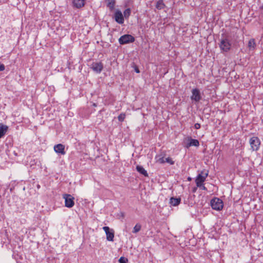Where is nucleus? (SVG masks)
<instances>
[{"label": "nucleus", "instance_id": "nucleus-12", "mask_svg": "<svg viewBox=\"0 0 263 263\" xmlns=\"http://www.w3.org/2000/svg\"><path fill=\"white\" fill-rule=\"evenodd\" d=\"M54 150L57 153L62 155L65 154V146L62 144H58L54 146Z\"/></svg>", "mask_w": 263, "mask_h": 263}, {"label": "nucleus", "instance_id": "nucleus-22", "mask_svg": "<svg viewBox=\"0 0 263 263\" xmlns=\"http://www.w3.org/2000/svg\"><path fill=\"white\" fill-rule=\"evenodd\" d=\"M130 13H131L130 9V8H127V9L125 10V11L123 12V16L125 18H128V17L129 16V15H130Z\"/></svg>", "mask_w": 263, "mask_h": 263}, {"label": "nucleus", "instance_id": "nucleus-1", "mask_svg": "<svg viewBox=\"0 0 263 263\" xmlns=\"http://www.w3.org/2000/svg\"><path fill=\"white\" fill-rule=\"evenodd\" d=\"M220 42L219 43V47L222 52H227L231 48L232 42L229 36L222 34L220 39Z\"/></svg>", "mask_w": 263, "mask_h": 263}, {"label": "nucleus", "instance_id": "nucleus-32", "mask_svg": "<svg viewBox=\"0 0 263 263\" xmlns=\"http://www.w3.org/2000/svg\"><path fill=\"white\" fill-rule=\"evenodd\" d=\"M188 180H191V178L190 177H189V178H188Z\"/></svg>", "mask_w": 263, "mask_h": 263}, {"label": "nucleus", "instance_id": "nucleus-20", "mask_svg": "<svg viewBox=\"0 0 263 263\" xmlns=\"http://www.w3.org/2000/svg\"><path fill=\"white\" fill-rule=\"evenodd\" d=\"M107 2V6L110 9H112L114 8L115 5V0H106Z\"/></svg>", "mask_w": 263, "mask_h": 263}, {"label": "nucleus", "instance_id": "nucleus-15", "mask_svg": "<svg viewBox=\"0 0 263 263\" xmlns=\"http://www.w3.org/2000/svg\"><path fill=\"white\" fill-rule=\"evenodd\" d=\"M136 170L140 174L143 175L145 177H148V175L147 171L143 168L142 166L141 165H137L136 166Z\"/></svg>", "mask_w": 263, "mask_h": 263}, {"label": "nucleus", "instance_id": "nucleus-23", "mask_svg": "<svg viewBox=\"0 0 263 263\" xmlns=\"http://www.w3.org/2000/svg\"><path fill=\"white\" fill-rule=\"evenodd\" d=\"M119 263H127L128 259L122 256L119 258Z\"/></svg>", "mask_w": 263, "mask_h": 263}, {"label": "nucleus", "instance_id": "nucleus-4", "mask_svg": "<svg viewBox=\"0 0 263 263\" xmlns=\"http://www.w3.org/2000/svg\"><path fill=\"white\" fill-rule=\"evenodd\" d=\"M135 37L130 34H124L119 39V42L121 45L133 43L135 41Z\"/></svg>", "mask_w": 263, "mask_h": 263}, {"label": "nucleus", "instance_id": "nucleus-28", "mask_svg": "<svg viewBox=\"0 0 263 263\" xmlns=\"http://www.w3.org/2000/svg\"><path fill=\"white\" fill-rule=\"evenodd\" d=\"M194 127L197 129H199L200 128V124L199 123H196L194 125Z\"/></svg>", "mask_w": 263, "mask_h": 263}, {"label": "nucleus", "instance_id": "nucleus-17", "mask_svg": "<svg viewBox=\"0 0 263 263\" xmlns=\"http://www.w3.org/2000/svg\"><path fill=\"white\" fill-rule=\"evenodd\" d=\"M199 145V142L198 140L190 139V142L187 144V147L191 146H198Z\"/></svg>", "mask_w": 263, "mask_h": 263}, {"label": "nucleus", "instance_id": "nucleus-5", "mask_svg": "<svg viewBox=\"0 0 263 263\" xmlns=\"http://www.w3.org/2000/svg\"><path fill=\"white\" fill-rule=\"evenodd\" d=\"M249 143L253 151H257L259 149L260 141L259 139L257 137H253L250 138Z\"/></svg>", "mask_w": 263, "mask_h": 263}, {"label": "nucleus", "instance_id": "nucleus-2", "mask_svg": "<svg viewBox=\"0 0 263 263\" xmlns=\"http://www.w3.org/2000/svg\"><path fill=\"white\" fill-rule=\"evenodd\" d=\"M211 205L213 209L220 211L223 208V204L221 199L218 198H215L211 200Z\"/></svg>", "mask_w": 263, "mask_h": 263}, {"label": "nucleus", "instance_id": "nucleus-27", "mask_svg": "<svg viewBox=\"0 0 263 263\" xmlns=\"http://www.w3.org/2000/svg\"><path fill=\"white\" fill-rule=\"evenodd\" d=\"M5 65L3 64H0V71H2L5 70Z\"/></svg>", "mask_w": 263, "mask_h": 263}, {"label": "nucleus", "instance_id": "nucleus-7", "mask_svg": "<svg viewBox=\"0 0 263 263\" xmlns=\"http://www.w3.org/2000/svg\"><path fill=\"white\" fill-rule=\"evenodd\" d=\"M12 252V257L16 260L17 263H19L20 259L23 257L21 248H13Z\"/></svg>", "mask_w": 263, "mask_h": 263}, {"label": "nucleus", "instance_id": "nucleus-9", "mask_svg": "<svg viewBox=\"0 0 263 263\" xmlns=\"http://www.w3.org/2000/svg\"><path fill=\"white\" fill-rule=\"evenodd\" d=\"M103 230L106 235V238L108 241H113L114 238V231L112 229H110L108 227H104Z\"/></svg>", "mask_w": 263, "mask_h": 263}, {"label": "nucleus", "instance_id": "nucleus-14", "mask_svg": "<svg viewBox=\"0 0 263 263\" xmlns=\"http://www.w3.org/2000/svg\"><path fill=\"white\" fill-rule=\"evenodd\" d=\"M8 129V127L7 125L0 123V138H2L6 134Z\"/></svg>", "mask_w": 263, "mask_h": 263}, {"label": "nucleus", "instance_id": "nucleus-10", "mask_svg": "<svg viewBox=\"0 0 263 263\" xmlns=\"http://www.w3.org/2000/svg\"><path fill=\"white\" fill-rule=\"evenodd\" d=\"M91 68L96 73H100L103 68V64L101 62H93Z\"/></svg>", "mask_w": 263, "mask_h": 263}, {"label": "nucleus", "instance_id": "nucleus-13", "mask_svg": "<svg viewBox=\"0 0 263 263\" xmlns=\"http://www.w3.org/2000/svg\"><path fill=\"white\" fill-rule=\"evenodd\" d=\"M85 0H72L73 7L78 9L84 6Z\"/></svg>", "mask_w": 263, "mask_h": 263}, {"label": "nucleus", "instance_id": "nucleus-3", "mask_svg": "<svg viewBox=\"0 0 263 263\" xmlns=\"http://www.w3.org/2000/svg\"><path fill=\"white\" fill-rule=\"evenodd\" d=\"M65 199V206L70 208L74 205V198L70 194H65L63 195Z\"/></svg>", "mask_w": 263, "mask_h": 263}, {"label": "nucleus", "instance_id": "nucleus-16", "mask_svg": "<svg viewBox=\"0 0 263 263\" xmlns=\"http://www.w3.org/2000/svg\"><path fill=\"white\" fill-rule=\"evenodd\" d=\"M180 201L181 199L180 198L171 197L170 203L173 206H177L180 203Z\"/></svg>", "mask_w": 263, "mask_h": 263}, {"label": "nucleus", "instance_id": "nucleus-6", "mask_svg": "<svg viewBox=\"0 0 263 263\" xmlns=\"http://www.w3.org/2000/svg\"><path fill=\"white\" fill-rule=\"evenodd\" d=\"M208 176V172L204 173L203 171L198 175L195 180L196 184L197 187H201L202 183L205 181Z\"/></svg>", "mask_w": 263, "mask_h": 263}, {"label": "nucleus", "instance_id": "nucleus-11", "mask_svg": "<svg viewBox=\"0 0 263 263\" xmlns=\"http://www.w3.org/2000/svg\"><path fill=\"white\" fill-rule=\"evenodd\" d=\"M114 18L115 21L120 24H122L124 23V16L120 10H117L115 12L114 14Z\"/></svg>", "mask_w": 263, "mask_h": 263}, {"label": "nucleus", "instance_id": "nucleus-24", "mask_svg": "<svg viewBox=\"0 0 263 263\" xmlns=\"http://www.w3.org/2000/svg\"><path fill=\"white\" fill-rule=\"evenodd\" d=\"M125 118V114H121L118 117V119L119 121L122 122L124 121V119Z\"/></svg>", "mask_w": 263, "mask_h": 263}, {"label": "nucleus", "instance_id": "nucleus-25", "mask_svg": "<svg viewBox=\"0 0 263 263\" xmlns=\"http://www.w3.org/2000/svg\"><path fill=\"white\" fill-rule=\"evenodd\" d=\"M165 162H167L170 164H174V161L170 157L165 158Z\"/></svg>", "mask_w": 263, "mask_h": 263}, {"label": "nucleus", "instance_id": "nucleus-8", "mask_svg": "<svg viewBox=\"0 0 263 263\" xmlns=\"http://www.w3.org/2000/svg\"><path fill=\"white\" fill-rule=\"evenodd\" d=\"M191 99L195 102H198L201 99V96L199 89L194 88L192 90V96Z\"/></svg>", "mask_w": 263, "mask_h": 263}, {"label": "nucleus", "instance_id": "nucleus-19", "mask_svg": "<svg viewBox=\"0 0 263 263\" xmlns=\"http://www.w3.org/2000/svg\"><path fill=\"white\" fill-rule=\"evenodd\" d=\"M141 229V225L140 223H137L134 227L132 232L133 233H137L139 232Z\"/></svg>", "mask_w": 263, "mask_h": 263}, {"label": "nucleus", "instance_id": "nucleus-31", "mask_svg": "<svg viewBox=\"0 0 263 263\" xmlns=\"http://www.w3.org/2000/svg\"><path fill=\"white\" fill-rule=\"evenodd\" d=\"M196 188H195H195L193 189V192H196Z\"/></svg>", "mask_w": 263, "mask_h": 263}, {"label": "nucleus", "instance_id": "nucleus-18", "mask_svg": "<svg viewBox=\"0 0 263 263\" xmlns=\"http://www.w3.org/2000/svg\"><path fill=\"white\" fill-rule=\"evenodd\" d=\"M165 5L163 3V0H158L157 2L156 8L158 10L163 9L165 7Z\"/></svg>", "mask_w": 263, "mask_h": 263}, {"label": "nucleus", "instance_id": "nucleus-29", "mask_svg": "<svg viewBox=\"0 0 263 263\" xmlns=\"http://www.w3.org/2000/svg\"><path fill=\"white\" fill-rule=\"evenodd\" d=\"M134 69H135V71H136V73H139L140 72L139 68H138V67L137 66H135Z\"/></svg>", "mask_w": 263, "mask_h": 263}, {"label": "nucleus", "instance_id": "nucleus-26", "mask_svg": "<svg viewBox=\"0 0 263 263\" xmlns=\"http://www.w3.org/2000/svg\"><path fill=\"white\" fill-rule=\"evenodd\" d=\"M158 161L160 163H164V162H165V159H164V158H159L158 160Z\"/></svg>", "mask_w": 263, "mask_h": 263}, {"label": "nucleus", "instance_id": "nucleus-21", "mask_svg": "<svg viewBox=\"0 0 263 263\" xmlns=\"http://www.w3.org/2000/svg\"><path fill=\"white\" fill-rule=\"evenodd\" d=\"M256 46V44L254 39H252L249 40L248 43V47L251 49V48L254 49Z\"/></svg>", "mask_w": 263, "mask_h": 263}, {"label": "nucleus", "instance_id": "nucleus-30", "mask_svg": "<svg viewBox=\"0 0 263 263\" xmlns=\"http://www.w3.org/2000/svg\"><path fill=\"white\" fill-rule=\"evenodd\" d=\"M200 188L203 190H206V188L204 186L203 183H202V185Z\"/></svg>", "mask_w": 263, "mask_h": 263}]
</instances>
